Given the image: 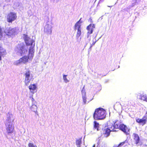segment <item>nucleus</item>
<instances>
[{
  "label": "nucleus",
  "mask_w": 147,
  "mask_h": 147,
  "mask_svg": "<svg viewBox=\"0 0 147 147\" xmlns=\"http://www.w3.org/2000/svg\"><path fill=\"white\" fill-rule=\"evenodd\" d=\"M130 130V128L126 126L122 131L126 135H129V134Z\"/></svg>",
  "instance_id": "obj_19"
},
{
  "label": "nucleus",
  "mask_w": 147,
  "mask_h": 147,
  "mask_svg": "<svg viewBox=\"0 0 147 147\" xmlns=\"http://www.w3.org/2000/svg\"><path fill=\"white\" fill-rule=\"evenodd\" d=\"M17 18V13L13 12H10L7 15L6 20L9 23H12V22L16 20Z\"/></svg>",
  "instance_id": "obj_5"
},
{
  "label": "nucleus",
  "mask_w": 147,
  "mask_h": 147,
  "mask_svg": "<svg viewBox=\"0 0 147 147\" xmlns=\"http://www.w3.org/2000/svg\"><path fill=\"white\" fill-rule=\"evenodd\" d=\"M107 128H109L110 130L113 129V130H115V131H116L114 127V124L113 123L111 120L109 121L107 123Z\"/></svg>",
  "instance_id": "obj_14"
},
{
  "label": "nucleus",
  "mask_w": 147,
  "mask_h": 147,
  "mask_svg": "<svg viewBox=\"0 0 147 147\" xmlns=\"http://www.w3.org/2000/svg\"><path fill=\"white\" fill-rule=\"evenodd\" d=\"M127 126L123 124H121L119 128L120 130L123 131Z\"/></svg>",
  "instance_id": "obj_23"
},
{
  "label": "nucleus",
  "mask_w": 147,
  "mask_h": 147,
  "mask_svg": "<svg viewBox=\"0 0 147 147\" xmlns=\"http://www.w3.org/2000/svg\"><path fill=\"white\" fill-rule=\"evenodd\" d=\"M106 116L105 110L102 108H98L95 109L93 117L95 120H100L105 118Z\"/></svg>",
  "instance_id": "obj_2"
},
{
  "label": "nucleus",
  "mask_w": 147,
  "mask_h": 147,
  "mask_svg": "<svg viewBox=\"0 0 147 147\" xmlns=\"http://www.w3.org/2000/svg\"><path fill=\"white\" fill-rule=\"evenodd\" d=\"M82 97L83 100V102L84 104H85L86 102V96H82Z\"/></svg>",
  "instance_id": "obj_28"
},
{
  "label": "nucleus",
  "mask_w": 147,
  "mask_h": 147,
  "mask_svg": "<svg viewBox=\"0 0 147 147\" xmlns=\"http://www.w3.org/2000/svg\"><path fill=\"white\" fill-rule=\"evenodd\" d=\"M29 90L31 92L37 89V87L35 84H30L28 87Z\"/></svg>",
  "instance_id": "obj_18"
},
{
  "label": "nucleus",
  "mask_w": 147,
  "mask_h": 147,
  "mask_svg": "<svg viewBox=\"0 0 147 147\" xmlns=\"http://www.w3.org/2000/svg\"><path fill=\"white\" fill-rule=\"evenodd\" d=\"M89 19L90 20V22H93L92 20V19L91 18H90Z\"/></svg>",
  "instance_id": "obj_32"
},
{
  "label": "nucleus",
  "mask_w": 147,
  "mask_h": 147,
  "mask_svg": "<svg viewBox=\"0 0 147 147\" xmlns=\"http://www.w3.org/2000/svg\"><path fill=\"white\" fill-rule=\"evenodd\" d=\"M136 120L137 123L143 126L146 124L147 121V115L144 116L141 119L137 118H136Z\"/></svg>",
  "instance_id": "obj_8"
},
{
  "label": "nucleus",
  "mask_w": 147,
  "mask_h": 147,
  "mask_svg": "<svg viewBox=\"0 0 147 147\" xmlns=\"http://www.w3.org/2000/svg\"><path fill=\"white\" fill-rule=\"evenodd\" d=\"M95 147V145L94 144L92 147Z\"/></svg>",
  "instance_id": "obj_34"
},
{
  "label": "nucleus",
  "mask_w": 147,
  "mask_h": 147,
  "mask_svg": "<svg viewBox=\"0 0 147 147\" xmlns=\"http://www.w3.org/2000/svg\"><path fill=\"white\" fill-rule=\"evenodd\" d=\"M139 99L143 101L147 102V95L144 94H140V95Z\"/></svg>",
  "instance_id": "obj_17"
},
{
  "label": "nucleus",
  "mask_w": 147,
  "mask_h": 147,
  "mask_svg": "<svg viewBox=\"0 0 147 147\" xmlns=\"http://www.w3.org/2000/svg\"><path fill=\"white\" fill-rule=\"evenodd\" d=\"M82 143V138H80L78 139H77L76 141V145L78 147H80V145Z\"/></svg>",
  "instance_id": "obj_22"
},
{
  "label": "nucleus",
  "mask_w": 147,
  "mask_h": 147,
  "mask_svg": "<svg viewBox=\"0 0 147 147\" xmlns=\"http://www.w3.org/2000/svg\"><path fill=\"white\" fill-rule=\"evenodd\" d=\"M24 76L25 77L24 82L25 85L28 86L31 81H33L34 79L33 76L31 74L30 71L29 70H28L25 72Z\"/></svg>",
  "instance_id": "obj_3"
},
{
  "label": "nucleus",
  "mask_w": 147,
  "mask_h": 147,
  "mask_svg": "<svg viewBox=\"0 0 147 147\" xmlns=\"http://www.w3.org/2000/svg\"><path fill=\"white\" fill-rule=\"evenodd\" d=\"M126 140L120 143L119 145L117 146V147H121L126 142Z\"/></svg>",
  "instance_id": "obj_25"
},
{
  "label": "nucleus",
  "mask_w": 147,
  "mask_h": 147,
  "mask_svg": "<svg viewBox=\"0 0 147 147\" xmlns=\"http://www.w3.org/2000/svg\"><path fill=\"white\" fill-rule=\"evenodd\" d=\"M134 136V140L135 143L136 144H137L140 143V140L138 134L136 133L133 134Z\"/></svg>",
  "instance_id": "obj_15"
},
{
  "label": "nucleus",
  "mask_w": 147,
  "mask_h": 147,
  "mask_svg": "<svg viewBox=\"0 0 147 147\" xmlns=\"http://www.w3.org/2000/svg\"><path fill=\"white\" fill-rule=\"evenodd\" d=\"M14 129V126H12L11 125L9 124L6 127V130L8 134H11L13 132Z\"/></svg>",
  "instance_id": "obj_13"
},
{
  "label": "nucleus",
  "mask_w": 147,
  "mask_h": 147,
  "mask_svg": "<svg viewBox=\"0 0 147 147\" xmlns=\"http://www.w3.org/2000/svg\"><path fill=\"white\" fill-rule=\"evenodd\" d=\"M15 32L16 31L14 29L9 28L5 30V32L7 35L11 36L14 35Z\"/></svg>",
  "instance_id": "obj_10"
},
{
  "label": "nucleus",
  "mask_w": 147,
  "mask_h": 147,
  "mask_svg": "<svg viewBox=\"0 0 147 147\" xmlns=\"http://www.w3.org/2000/svg\"><path fill=\"white\" fill-rule=\"evenodd\" d=\"M52 26L51 25L47 24L44 28V31L48 34H51L52 32Z\"/></svg>",
  "instance_id": "obj_11"
},
{
  "label": "nucleus",
  "mask_w": 147,
  "mask_h": 147,
  "mask_svg": "<svg viewBox=\"0 0 147 147\" xmlns=\"http://www.w3.org/2000/svg\"><path fill=\"white\" fill-rule=\"evenodd\" d=\"M16 49L21 55L25 54L27 52V50L25 48V45L23 42L18 44Z\"/></svg>",
  "instance_id": "obj_6"
},
{
  "label": "nucleus",
  "mask_w": 147,
  "mask_h": 147,
  "mask_svg": "<svg viewBox=\"0 0 147 147\" xmlns=\"http://www.w3.org/2000/svg\"><path fill=\"white\" fill-rule=\"evenodd\" d=\"M96 41L95 40V41H93L92 44V45H91V47L92 45H94V44L95 43Z\"/></svg>",
  "instance_id": "obj_30"
},
{
  "label": "nucleus",
  "mask_w": 147,
  "mask_h": 147,
  "mask_svg": "<svg viewBox=\"0 0 147 147\" xmlns=\"http://www.w3.org/2000/svg\"><path fill=\"white\" fill-rule=\"evenodd\" d=\"M32 57H33L32 58L31 57V54H30L29 55H28V56L24 55L17 61L16 64L17 65L21 63L25 64L28 62L29 59H32Z\"/></svg>",
  "instance_id": "obj_7"
},
{
  "label": "nucleus",
  "mask_w": 147,
  "mask_h": 147,
  "mask_svg": "<svg viewBox=\"0 0 147 147\" xmlns=\"http://www.w3.org/2000/svg\"><path fill=\"white\" fill-rule=\"evenodd\" d=\"M99 124L96 121L94 122V127L95 129H96V130L98 131L99 130Z\"/></svg>",
  "instance_id": "obj_20"
},
{
  "label": "nucleus",
  "mask_w": 147,
  "mask_h": 147,
  "mask_svg": "<svg viewBox=\"0 0 147 147\" xmlns=\"http://www.w3.org/2000/svg\"><path fill=\"white\" fill-rule=\"evenodd\" d=\"M7 119L6 121L8 123H12L14 121V118L13 117L12 114H10L9 113L7 115Z\"/></svg>",
  "instance_id": "obj_16"
},
{
  "label": "nucleus",
  "mask_w": 147,
  "mask_h": 147,
  "mask_svg": "<svg viewBox=\"0 0 147 147\" xmlns=\"http://www.w3.org/2000/svg\"><path fill=\"white\" fill-rule=\"evenodd\" d=\"M121 124L119 122H118V121H116L114 123V127L115 129H119Z\"/></svg>",
  "instance_id": "obj_21"
},
{
  "label": "nucleus",
  "mask_w": 147,
  "mask_h": 147,
  "mask_svg": "<svg viewBox=\"0 0 147 147\" xmlns=\"http://www.w3.org/2000/svg\"><path fill=\"white\" fill-rule=\"evenodd\" d=\"M28 147H37L36 145H34L32 143H29L28 144Z\"/></svg>",
  "instance_id": "obj_27"
},
{
  "label": "nucleus",
  "mask_w": 147,
  "mask_h": 147,
  "mask_svg": "<svg viewBox=\"0 0 147 147\" xmlns=\"http://www.w3.org/2000/svg\"><path fill=\"white\" fill-rule=\"evenodd\" d=\"M113 147H117V146H114Z\"/></svg>",
  "instance_id": "obj_36"
},
{
  "label": "nucleus",
  "mask_w": 147,
  "mask_h": 147,
  "mask_svg": "<svg viewBox=\"0 0 147 147\" xmlns=\"http://www.w3.org/2000/svg\"><path fill=\"white\" fill-rule=\"evenodd\" d=\"M81 19L82 18H80V20L77 22L74 25V30H77L76 37L77 38H78L81 34L82 28L81 26V24L83 22L81 20Z\"/></svg>",
  "instance_id": "obj_4"
},
{
  "label": "nucleus",
  "mask_w": 147,
  "mask_h": 147,
  "mask_svg": "<svg viewBox=\"0 0 147 147\" xmlns=\"http://www.w3.org/2000/svg\"><path fill=\"white\" fill-rule=\"evenodd\" d=\"M146 113L147 114V112H146Z\"/></svg>",
  "instance_id": "obj_37"
},
{
  "label": "nucleus",
  "mask_w": 147,
  "mask_h": 147,
  "mask_svg": "<svg viewBox=\"0 0 147 147\" xmlns=\"http://www.w3.org/2000/svg\"><path fill=\"white\" fill-rule=\"evenodd\" d=\"M82 96H86V92L84 86L82 90Z\"/></svg>",
  "instance_id": "obj_24"
},
{
  "label": "nucleus",
  "mask_w": 147,
  "mask_h": 147,
  "mask_svg": "<svg viewBox=\"0 0 147 147\" xmlns=\"http://www.w3.org/2000/svg\"><path fill=\"white\" fill-rule=\"evenodd\" d=\"M4 49L0 45V51H1L2 50H3V49Z\"/></svg>",
  "instance_id": "obj_31"
},
{
  "label": "nucleus",
  "mask_w": 147,
  "mask_h": 147,
  "mask_svg": "<svg viewBox=\"0 0 147 147\" xmlns=\"http://www.w3.org/2000/svg\"><path fill=\"white\" fill-rule=\"evenodd\" d=\"M1 60V54H0V61Z\"/></svg>",
  "instance_id": "obj_33"
},
{
  "label": "nucleus",
  "mask_w": 147,
  "mask_h": 147,
  "mask_svg": "<svg viewBox=\"0 0 147 147\" xmlns=\"http://www.w3.org/2000/svg\"><path fill=\"white\" fill-rule=\"evenodd\" d=\"M111 131L115 132V131L113 129L110 130L109 128H106L105 129H102V132L101 134L102 135L104 136V137H107L110 135Z\"/></svg>",
  "instance_id": "obj_9"
},
{
  "label": "nucleus",
  "mask_w": 147,
  "mask_h": 147,
  "mask_svg": "<svg viewBox=\"0 0 147 147\" xmlns=\"http://www.w3.org/2000/svg\"><path fill=\"white\" fill-rule=\"evenodd\" d=\"M23 38L26 45L27 46L30 45L29 49V55L31 54L32 58L33 56L34 53V41L32 39H31L27 35L25 34H23Z\"/></svg>",
  "instance_id": "obj_1"
},
{
  "label": "nucleus",
  "mask_w": 147,
  "mask_h": 147,
  "mask_svg": "<svg viewBox=\"0 0 147 147\" xmlns=\"http://www.w3.org/2000/svg\"><path fill=\"white\" fill-rule=\"evenodd\" d=\"M67 75H63V79L65 82H69V80L67 78Z\"/></svg>",
  "instance_id": "obj_29"
},
{
  "label": "nucleus",
  "mask_w": 147,
  "mask_h": 147,
  "mask_svg": "<svg viewBox=\"0 0 147 147\" xmlns=\"http://www.w3.org/2000/svg\"><path fill=\"white\" fill-rule=\"evenodd\" d=\"M95 25L94 24H90L86 27L88 30V34H90L92 33L93 29L95 28Z\"/></svg>",
  "instance_id": "obj_12"
},
{
  "label": "nucleus",
  "mask_w": 147,
  "mask_h": 147,
  "mask_svg": "<svg viewBox=\"0 0 147 147\" xmlns=\"http://www.w3.org/2000/svg\"><path fill=\"white\" fill-rule=\"evenodd\" d=\"M0 53L1 55H5L6 54V50L5 49H3V50L1 51L0 52Z\"/></svg>",
  "instance_id": "obj_26"
},
{
  "label": "nucleus",
  "mask_w": 147,
  "mask_h": 147,
  "mask_svg": "<svg viewBox=\"0 0 147 147\" xmlns=\"http://www.w3.org/2000/svg\"><path fill=\"white\" fill-rule=\"evenodd\" d=\"M32 100H34V99L32 97Z\"/></svg>",
  "instance_id": "obj_35"
}]
</instances>
